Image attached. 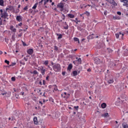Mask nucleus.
<instances>
[{"instance_id":"obj_9","label":"nucleus","mask_w":128,"mask_h":128,"mask_svg":"<svg viewBox=\"0 0 128 128\" xmlns=\"http://www.w3.org/2000/svg\"><path fill=\"white\" fill-rule=\"evenodd\" d=\"M107 82L108 84H112L114 82V76H110V79Z\"/></svg>"},{"instance_id":"obj_52","label":"nucleus","mask_w":128,"mask_h":128,"mask_svg":"<svg viewBox=\"0 0 128 128\" xmlns=\"http://www.w3.org/2000/svg\"><path fill=\"white\" fill-rule=\"evenodd\" d=\"M24 60H26V62H28V58H26L24 57Z\"/></svg>"},{"instance_id":"obj_12","label":"nucleus","mask_w":128,"mask_h":128,"mask_svg":"<svg viewBox=\"0 0 128 128\" xmlns=\"http://www.w3.org/2000/svg\"><path fill=\"white\" fill-rule=\"evenodd\" d=\"M14 10V6H8V7L6 8V10L8 12V10Z\"/></svg>"},{"instance_id":"obj_27","label":"nucleus","mask_w":128,"mask_h":128,"mask_svg":"<svg viewBox=\"0 0 128 128\" xmlns=\"http://www.w3.org/2000/svg\"><path fill=\"white\" fill-rule=\"evenodd\" d=\"M74 42H78V44H80V39H78V38H74Z\"/></svg>"},{"instance_id":"obj_2","label":"nucleus","mask_w":128,"mask_h":128,"mask_svg":"<svg viewBox=\"0 0 128 128\" xmlns=\"http://www.w3.org/2000/svg\"><path fill=\"white\" fill-rule=\"evenodd\" d=\"M38 68L39 69L38 70H39V72H40L42 76H44V74H46V70L44 68V66H40V67H38Z\"/></svg>"},{"instance_id":"obj_40","label":"nucleus","mask_w":128,"mask_h":128,"mask_svg":"<svg viewBox=\"0 0 128 128\" xmlns=\"http://www.w3.org/2000/svg\"><path fill=\"white\" fill-rule=\"evenodd\" d=\"M22 33H20V34H18V38H22Z\"/></svg>"},{"instance_id":"obj_15","label":"nucleus","mask_w":128,"mask_h":128,"mask_svg":"<svg viewBox=\"0 0 128 128\" xmlns=\"http://www.w3.org/2000/svg\"><path fill=\"white\" fill-rule=\"evenodd\" d=\"M42 62L44 66H48V60H46L45 61H42Z\"/></svg>"},{"instance_id":"obj_24","label":"nucleus","mask_w":128,"mask_h":128,"mask_svg":"<svg viewBox=\"0 0 128 128\" xmlns=\"http://www.w3.org/2000/svg\"><path fill=\"white\" fill-rule=\"evenodd\" d=\"M70 94H66V95H64L63 98H70Z\"/></svg>"},{"instance_id":"obj_62","label":"nucleus","mask_w":128,"mask_h":128,"mask_svg":"<svg viewBox=\"0 0 128 128\" xmlns=\"http://www.w3.org/2000/svg\"><path fill=\"white\" fill-rule=\"evenodd\" d=\"M46 84L44 83V80H43V84Z\"/></svg>"},{"instance_id":"obj_20","label":"nucleus","mask_w":128,"mask_h":128,"mask_svg":"<svg viewBox=\"0 0 128 128\" xmlns=\"http://www.w3.org/2000/svg\"><path fill=\"white\" fill-rule=\"evenodd\" d=\"M101 106L102 108H106V103H102Z\"/></svg>"},{"instance_id":"obj_14","label":"nucleus","mask_w":128,"mask_h":128,"mask_svg":"<svg viewBox=\"0 0 128 128\" xmlns=\"http://www.w3.org/2000/svg\"><path fill=\"white\" fill-rule=\"evenodd\" d=\"M16 20L18 22H20L22 20V16H16Z\"/></svg>"},{"instance_id":"obj_57","label":"nucleus","mask_w":128,"mask_h":128,"mask_svg":"<svg viewBox=\"0 0 128 128\" xmlns=\"http://www.w3.org/2000/svg\"><path fill=\"white\" fill-rule=\"evenodd\" d=\"M23 46H26V43H24V42H23Z\"/></svg>"},{"instance_id":"obj_49","label":"nucleus","mask_w":128,"mask_h":128,"mask_svg":"<svg viewBox=\"0 0 128 128\" xmlns=\"http://www.w3.org/2000/svg\"><path fill=\"white\" fill-rule=\"evenodd\" d=\"M126 4H128V3H124L123 4L124 6H126Z\"/></svg>"},{"instance_id":"obj_59","label":"nucleus","mask_w":128,"mask_h":128,"mask_svg":"<svg viewBox=\"0 0 128 128\" xmlns=\"http://www.w3.org/2000/svg\"><path fill=\"white\" fill-rule=\"evenodd\" d=\"M46 80H48V76H47L46 77Z\"/></svg>"},{"instance_id":"obj_28","label":"nucleus","mask_w":128,"mask_h":128,"mask_svg":"<svg viewBox=\"0 0 128 128\" xmlns=\"http://www.w3.org/2000/svg\"><path fill=\"white\" fill-rule=\"evenodd\" d=\"M4 0H0V6H4Z\"/></svg>"},{"instance_id":"obj_50","label":"nucleus","mask_w":128,"mask_h":128,"mask_svg":"<svg viewBox=\"0 0 128 128\" xmlns=\"http://www.w3.org/2000/svg\"><path fill=\"white\" fill-rule=\"evenodd\" d=\"M24 92H21L20 93V94H21V96H24Z\"/></svg>"},{"instance_id":"obj_54","label":"nucleus","mask_w":128,"mask_h":128,"mask_svg":"<svg viewBox=\"0 0 128 128\" xmlns=\"http://www.w3.org/2000/svg\"><path fill=\"white\" fill-rule=\"evenodd\" d=\"M43 2H44V0H41V1L39 2L40 4H42Z\"/></svg>"},{"instance_id":"obj_8","label":"nucleus","mask_w":128,"mask_h":128,"mask_svg":"<svg viewBox=\"0 0 128 128\" xmlns=\"http://www.w3.org/2000/svg\"><path fill=\"white\" fill-rule=\"evenodd\" d=\"M58 8H60V9L61 12H62L64 10V4L60 3L57 6Z\"/></svg>"},{"instance_id":"obj_56","label":"nucleus","mask_w":128,"mask_h":128,"mask_svg":"<svg viewBox=\"0 0 128 128\" xmlns=\"http://www.w3.org/2000/svg\"><path fill=\"white\" fill-rule=\"evenodd\" d=\"M16 120V118L12 117V120Z\"/></svg>"},{"instance_id":"obj_1","label":"nucleus","mask_w":128,"mask_h":128,"mask_svg":"<svg viewBox=\"0 0 128 128\" xmlns=\"http://www.w3.org/2000/svg\"><path fill=\"white\" fill-rule=\"evenodd\" d=\"M52 68L54 72H60V70H62V67L60 66V64H55L53 66Z\"/></svg>"},{"instance_id":"obj_32","label":"nucleus","mask_w":128,"mask_h":128,"mask_svg":"<svg viewBox=\"0 0 128 128\" xmlns=\"http://www.w3.org/2000/svg\"><path fill=\"white\" fill-rule=\"evenodd\" d=\"M85 14H86V16H90V12H88V11H86L85 12H84Z\"/></svg>"},{"instance_id":"obj_38","label":"nucleus","mask_w":128,"mask_h":128,"mask_svg":"<svg viewBox=\"0 0 128 128\" xmlns=\"http://www.w3.org/2000/svg\"><path fill=\"white\" fill-rule=\"evenodd\" d=\"M4 62L6 64H10V61L8 60H5Z\"/></svg>"},{"instance_id":"obj_53","label":"nucleus","mask_w":128,"mask_h":128,"mask_svg":"<svg viewBox=\"0 0 128 128\" xmlns=\"http://www.w3.org/2000/svg\"><path fill=\"white\" fill-rule=\"evenodd\" d=\"M22 23L20 22L18 24L19 26H22Z\"/></svg>"},{"instance_id":"obj_6","label":"nucleus","mask_w":128,"mask_h":128,"mask_svg":"<svg viewBox=\"0 0 128 128\" xmlns=\"http://www.w3.org/2000/svg\"><path fill=\"white\" fill-rule=\"evenodd\" d=\"M116 63L112 62H110L108 65L109 68H116Z\"/></svg>"},{"instance_id":"obj_43","label":"nucleus","mask_w":128,"mask_h":128,"mask_svg":"<svg viewBox=\"0 0 128 128\" xmlns=\"http://www.w3.org/2000/svg\"><path fill=\"white\" fill-rule=\"evenodd\" d=\"M16 66V63H12L10 66Z\"/></svg>"},{"instance_id":"obj_46","label":"nucleus","mask_w":128,"mask_h":128,"mask_svg":"<svg viewBox=\"0 0 128 128\" xmlns=\"http://www.w3.org/2000/svg\"><path fill=\"white\" fill-rule=\"evenodd\" d=\"M65 74H66V72H62V76H65Z\"/></svg>"},{"instance_id":"obj_16","label":"nucleus","mask_w":128,"mask_h":128,"mask_svg":"<svg viewBox=\"0 0 128 128\" xmlns=\"http://www.w3.org/2000/svg\"><path fill=\"white\" fill-rule=\"evenodd\" d=\"M113 20H120V17L118 16H113Z\"/></svg>"},{"instance_id":"obj_44","label":"nucleus","mask_w":128,"mask_h":128,"mask_svg":"<svg viewBox=\"0 0 128 128\" xmlns=\"http://www.w3.org/2000/svg\"><path fill=\"white\" fill-rule=\"evenodd\" d=\"M74 108H76V110H78V106H74Z\"/></svg>"},{"instance_id":"obj_36","label":"nucleus","mask_w":128,"mask_h":128,"mask_svg":"<svg viewBox=\"0 0 128 128\" xmlns=\"http://www.w3.org/2000/svg\"><path fill=\"white\" fill-rule=\"evenodd\" d=\"M28 6H26L25 8H24V10H28Z\"/></svg>"},{"instance_id":"obj_4","label":"nucleus","mask_w":128,"mask_h":128,"mask_svg":"<svg viewBox=\"0 0 128 128\" xmlns=\"http://www.w3.org/2000/svg\"><path fill=\"white\" fill-rule=\"evenodd\" d=\"M106 2H110V4H112V6H118V4L114 2V0H105Z\"/></svg>"},{"instance_id":"obj_37","label":"nucleus","mask_w":128,"mask_h":128,"mask_svg":"<svg viewBox=\"0 0 128 128\" xmlns=\"http://www.w3.org/2000/svg\"><path fill=\"white\" fill-rule=\"evenodd\" d=\"M44 6H46L48 4V0H44Z\"/></svg>"},{"instance_id":"obj_48","label":"nucleus","mask_w":128,"mask_h":128,"mask_svg":"<svg viewBox=\"0 0 128 128\" xmlns=\"http://www.w3.org/2000/svg\"><path fill=\"white\" fill-rule=\"evenodd\" d=\"M104 14L105 16H106V14H108V12H106V11H104Z\"/></svg>"},{"instance_id":"obj_29","label":"nucleus","mask_w":128,"mask_h":128,"mask_svg":"<svg viewBox=\"0 0 128 128\" xmlns=\"http://www.w3.org/2000/svg\"><path fill=\"white\" fill-rule=\"evenodd\" d=\"M108 116V113H105L104 114H102V116H104V118H106Z\"/></svg>"},{"instance_id":"obj_3","label":"nucleus","mask_w":128,"mask_h":128,"mask_svg":"<svg viewBox=\"0 0 128 128\" xmlns=\"http://www.w3.org/2000/svg\"><path fill=\"white\" fill-rule=\"evenodd\" d=\"M6 12V10H4V12L1 14V18H4V20H6V18H8V14Z\"/></svg>"},{"instance_id":"obj_34","label":"nucleus","mask_w":128,"mask_h":128,"mask_svg":"<svg viewBox=\"0 0 128 128\" xmlns=\"http://www.w3.org/2000/svg\"><path fill=\"white\" fill-rule=\"evenodd\" d=\"M33 74H38V72L36 71V70H34V72H33Z\"/></svg>"},{"instance_id":"obj_35","label":"nucleus","mask_w":128,"mask_h":128,"mask_svg":"<svg viewBox=\"0 0 128 128\" xmlns=\"http://www.w3.org/2000/svg\"><path fill=\"white\" fill-rule=\"evenodd\" d=\"M11 80L12 82H16V77H12Z\"/></svg>"},{"instance_id":"obj_21","label":"nucleus","mask_w":128,"mask_h":128,"mask_svg":"<svg viewBox=\"0 0 128 128\" xmlns=\"http://www.w3.org/2000/svg\"><path fill=\"white\" fill-rule=\"evenodd\" d=\"M124 56H128V50L126 49L124 52Z\"/></svg>"},{"instance_id":"obj_23","label":"nucleus","mask_w":128,"mask_h":128,"mask_svg":"<svg viewBox=\"0 0 128 128\" xmlns=\"http://www.w3.org/2000/svg\"><path fill=\"white\" fill-rule=\"evenodd\" d=\"M122 127L124 128H128V124H126V123H124L122 124Z\"/></svg>"},{"instance_id":"obj_45","label":"nucleus","mask_w":128,"mask_h":128,"mask_svg":"<svg viewBox=\"0 0 128 128\" xmlns=\"http://www.w3.org/2000/svg\"><path fill=\"white\" fill-rule=\"evenodd\" d=\"M64 28L65 30H68V26H66V27H64Z\"/></svg>"},{"instance_id":"obj_47","label":"nucleus","mask_w":128,"mask_h":128,"mask_svg":"<svg viewBox=\"0 0 128 128\" xmlns=\"http://www.w3.org/2000/svg\"><path fill=\"white\" fill-rule=\"evenodd\" d=\"M0 12H1V14H2L4 12V10H2V9L0 10Z\"/></svg>"},{"instance_id":"obj_60","label":"nucleus","mask_w":128,"mask_h":128,"mask_svg":"<svg viewBox=\"0 0 128 128\" xmlns=\"http://www.w3.org/2000/svg\"><path fill=\"white\" fill-rule=\"evenodd\" d=\"M39 104H42V101H39Z\"/></svg>"},{"instance_id":"obj_25","label":"nucleus","mask_w":128,"mask_h":128,"mask_svg":"<svg viewBox=\"0 0 128 128\" xmlns=\"http://www.w3.org/2000/svg\"><path fill=\"white\" fill-rule=\"evenodd\" d=\"M72 74H73V76H76V75L78 74V71H76V70H74V71H73Z\"/></svg>"},{"instance_id":"obj_63","label":"nucleus","mask_w":128,"mask_h":128,"mask_svg":"<svg viewBox=\"0 0 128 128\" xmlns=\"http://www.w3.org/2000/svg\"><path fill=\"white\" fill-rule=\"evenodd\" d=\"M88 72H90V68L88 69Z\"/></svg>"},{"instance_id":"obj_10","label":"nucleus","mask_w":128,"mask_h":128,"mask_svg":"<svg viewBox=\"0 0 128 128\" xmlns=\"http://www.w3.org/2000/svg\"><path fill=\"white\" fill-rule=\"evenodd\" d=\"M34 124H38V118L36 116H34Z\"/></svg>"},{"instance_id":"obj_5","label":"nucleus","mask_w":128,"mask_h":128,"mask_svg":"<svg viewBox=\"0 0 128 128\" xmlns=\"http://www.w3.org/2000/svg\"><path fill=\"white\" fill-rule=\"evenodd\" d=\"M76 60H77L74 61L73 62L74 64H82V58H76Z\"/></svg>"},{"instance_id":"obj_64","label":"nucleus","mask_w":128,"mask_h":128,"mask_svg":"<svg viewBox=\"0 0 128 128\" xmlns=\"http://www.w3.org/2000/svg\"><path fill=\"white\" fill-rule=\"evenodd\" d=\"M28 128H34L32 126H30Z\"/></svg>"},{"instance_id":"obj_26","label":"nucleus","mask_w":128,"mask_h":128,"mask_svg":"<svg viewBox=\"0 0 128 128\" xmlns=\"http://www.w3.org/2000/svg\"><path fill=\"white\" fill-rule=\"evenodd\" d=\"M38 3H36L34 4V5L33 6V7L32 8L33 10H36V6H38Z\"/></svg>"},{"instance_id":"obj_18","label":"nucleus","mask_w":128,"mask_h":128,"mask_svg":"<svg viewBox=\"0 0 128 128\" xmlns=\"http://www.w3.org/2000/svg\"><path fill=\"white\" fill-rule=\"evenodd\" d=\"M72 68V64H70L68 67V70H70Z\"/></svg>"},{"instance_id":"obj_7","label":"nucleus","mask_w":128,"mask_h":128,"mask_svg":"<svg viewBox=\"0 0 128 128\" xmlns=\"http://www.w3.org/2000/svg\"><path fill=\"white\" fill-rule=\"evenodd\" d=\"M94 60L96 64H100V62H102V60H100V59L98 57L94 58Z\"/></svg>"},{"instance_id":"obj_31","label":"nucleus","mask_w":128,"mask_h":128,"mask_svg":"<svg viewBox=\"0 0 128 128\" xmlns=\"http://www.w3.org/2000/svg\"><path fill=\"white\" fill-rule=\"evenodd\" d=\"M122 2H124V4H128V0H120Z\"/></svg>"},{"instance_id":"obj_30","label":"nucleus","mask_w":128,"mask_h":128,"mask_svg":"<svg viewBox=\"0 0 128 128\" xmlns=\"http://www.w3.org/2000/svg\"><path fill=\"white\" fill-rule=\"evenodd\" d=\"M107 50H108L109 54H110V52H114V50H112L110 49V48H108Z\"/></svg>"},{"instance_id":"obj_55","label":"nucleus","mask_w":128,"mask_h":128,"mask_svg":"<svg viewBox=\"0 0 128 128\" xmlns=\"http://www.w3.org/2000/svg\"><path fill=\"white\" fill-rule=\"evenodd\" d=\"M39 84H40V86H42V82L41 81H40V82H39Z\"/></svg>"},{"instance_id":"obj_51","label":"nucleus","mask_w":128,"mask_h":128,"mask_svg":"<svg viewBox=\"0 0 128 128\" xmlns=\"http://www.w3.org/2000/svg\"><path fill=\"white\" fill-rule=\"evenodd\" d=\"M2 20H0V26H2Z\"/></svg>"},{"instance_id":"obj_41","label":"nucleus","mask_w":128,"mask_h":128,"mask_svg":"<svg viewBox=\"0 0 128 128\" xmlns=\"http://www.w3.org/2000/svg\"><path fill=\"white\" fill-rule=\"evenodd\" d=\"M62 20L66 19V16L64 14H62Z\"/></svg>"},{"instance_id":"obj_58","label":"nucleus","mask_w":128,"mask_h":128,"mask_svg":"<svg viewBox=\"0 0 128 128\" xmlns=\"http://www.w3.org/2000/svg\"><path fill=\"white\" fill-rule=\"evenodd\" d=\"M54 90H58V87H56L54 88Z\"/></svg>"},{"instance_id":"obj_22","label":"nucleus","mask_w":128,"mask_h":128,"mask_svg":"<svg viewBox=\"0 0 128 128\" xmlns=\"http://www.w3.org/2000/svg\"><path fill=\"white\" fill-rule=\"evenodd\" d=\"M68 17L70 18H74V15L72 14H68Z\"/></svg>"},{"instance_id":"obj_33","label":"nucleus","mask_w":128,"mask_h":128,"mask_svg":"<svg viewBox=\"0 0 128 128\" xmlns=\"http://www.w3.org/2000/svg\"><path fill=\"white\" fill-rule=\"evenodd\" d=\"M116 38H120V32L116 34Z\"/></svg>"},{"instance_id":"obj_11","label":"nucleus","mask_w":128,"mask_h":128,"mask_svg":"<svg viewBox=\"0 0 128 128\" xmlns=\"http://www.w3.org/2000/svg\"><path fill=\"white\" fill-rule=\"evenodd\" d=\"M27 52L28 54L32 55L34 53V50L30 48L27 50Z\"/></svg>"},{"instance_id":"obj_17","label":"nucleus","mask_w":128,"mask_h":128,"mask_svg":"<svg viewBox=\"0 0 128 128\" xmlns=\"http://www.w3.org/2000/svg\"><path fill=\"white\" fill-rule=\"evenodd\" d=\"M119 38H122H122H124V33H122L121 32H119Z\"/></svg>"},{"instance_id":"obj_13","label":"nucleus","mask_w":128,"mask_h":128,"mask_svg":"<svg viewBox=\"0 0 128 128\" xmlns=\"http://www.w3.org/2000/svg\"><path fill=\"white\" fill-rule=\"evenodd\" d=\"M10 30L14 32H16V29L14 28V26H10Z\"/></svg>"},{"instance_id":"obj_42","label":"nucleus","mask_w":128,"mask_h":128,"mask_svg":"<svg viewBox=\"0 0 128 128\" xmlns=\"http://www.w3.org/2000/svg\"><path fill=\"white\" fill-rule=\"evenodd\" d=\"M117 14H118V16H122V12H118Z\"/></svg>"},{"instance_id":"obj_39","label":"nucleus","mask_w":128,"mask_h":128,"mask_svg":"<svg viewBox=\"0 0 128 128\" xmlns=\"http://www.w3.org/2000/svg\"><path fill=\"white\" fill-rule=\"evenodd\" d=\"M54 50H58V48L56 46H54Z\"/></svg>"},{"instance_id":"obj_19","label":"nucleus","mask_w":128,"mask_h":128,"mask_svg":"<svg viewBox=\"0 0 128 128\" xmlns=\"http://www.w3.org/2000/svg\"><path fill=\"white\" fill-rule=\"evenodd\" d=\"M56 36H58V40H60L62 38V34H57Z\"/></svg>"},{"instance_id":"obj_61","label":"nucleus","mask_w":128,"mask_h":128,"mask_svg":"<svg viewBox=\"0 0 128 128\" xmlns=\"http://www.w3.org/2000/svg\"><path fill=\"white\" fill-rule=\"evenodd\" d=\"M20 8V4L18 5V8Z\"/></svg>"}]
</instances>
